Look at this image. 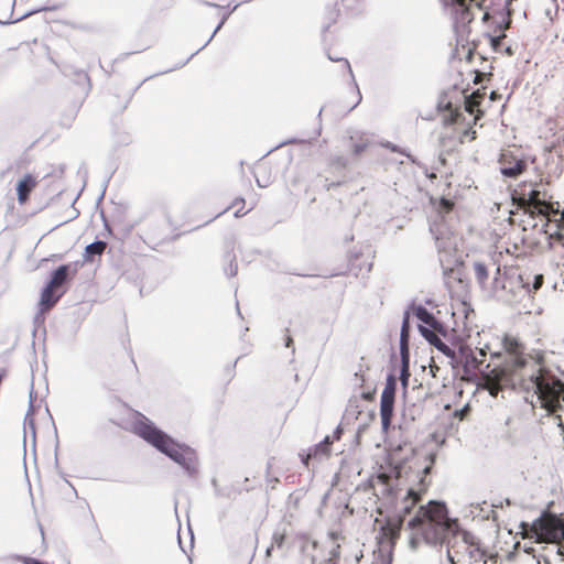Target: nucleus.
I'll return each mask as SVG.
<instances>
[{
    "mask_svg": "<svg viewBox=\"0 0 564 564\" xmlns=\"http://www.w3.org/2000/svg\"><path fill=\"white\" fill-rule=\"evenodd\" d=\"M238 203L245 204V199L243 198L236 199L234 203V206L237 205Z\"/></svg>",
    "mask_w": 564,
    "mask_h": 564,
    "instance_id": "obj_40",
    "label": "nucleus"
},
{
    "mask_svg": "<svg viewBox=\"0 0 564 564\" xmlns=\"http://www.w3.org/2000/svg\"><path fill=\"white\" fill-rule=\"evenodd\" d=\"M328 58L330 61H340V62H343V67L349 73L350 76H352V70H351L350 64H349V62L346 58L333 57L330 55H328Z\"/></svg>",
    "mask_w": 564,
    "mask_h": 564,
    "instance_id": "obj_30",
    "label": "nucleus"
},
{
    "mask_svg": "<svg viewBox=\"0 0 564 564\" xmlns=\"http://www.w3.org/2000/svg\"><path fill=\"white\" fill-rule=\"evenodd\" d=\"M419 330L421 335L431 344L433 345L437 350H440L442 354H444L446 357L452 359L454 356V352L456 351L454 348H452L449 345H447L437 333L436 330L431 329L429 327L419 325Z\"/></svg>",
    "mask_w": 564,
    "mask_h": 564,
    "instance_id": "obj_12",
    "label": "nucleus"
},
{
    "mask_svg": "<svg viewBox=\"0 0 564 564\" xmlns=\"http://www.w3.org/2000/svg\"><path fill=\"white\" fill-rule=\"evenodd\" d=\"M523 528H529L532 536L538 542L557 544L556 553L564 554V520L555 514H542L535 519L531 525L522 523Z\"/></svg>",
    "mask_w": 564,
    "mask_h": 564,
    "instance_id": "obj_7",
    "label": "nucleus"
},
{
    "mask_svg": "<svg viewBox=\"0 0 564 564\" xmlns=\"http://www.w3.org/2000/svg\"><path fill=\"white\" fill-rule=\"evenodd\" d=\"M341 432H343L341 427L337 426L336 430L334 431L333 436H330L332 443L334 442V440H339Z\"/></svg>",
    "mask_w": 564,
    "mask_h": 564,
    "instance_id": "obj_35",
    "label": "nucleus"
},
{
    "mask_svg": "<svg viewBox=\"0 0 564 564\" xmlns=\"http://www.w3.org/2000/svg\"><path fill=\"white\" fill-rule=\"evenodd\" d=\"M434 463V454L400 447L390 455L388 466L369 479L373 494L393 511L376 533L377 545L370 564L392 563L393 546L404 517L426 491L430 485L427 475Z\"/></svg>",
    "mask_w": 564,
    "mask_h": 564,
    "instance_id": "obj_1",
    "label": "nucleus"
},
{
    "mask_svg": "<svg viewBox=\"0 0 564 564\" xmlns=\"http://www.w3.org/2000/svg\"><path fill=\"white\" fill-rule=\"evenodd\" d=\"M466 110H467L469 113H473V112H474L473 106L470 105V102H469L468 100H466Z\"/></svg>",
    "mask_w": 564,
    "mask_h": 564,
    "instance_id": "obj_36",
    "label": "nucleus"
},
{
    "mask_svg": "<svg viewBox=\"0 0 564 564\" xmlns=\"http://www.w3.org/2000/svg\"><path fill=\"white\" fill-rule=\"evenodd\" d=\"M78 75H79L80 77H83L87 83H89V77H88V75H87L86 73H84V72H79V73H78Z\"/></svg>",
    "mask_w": 564,
    "mask_h": 564,
    "instance_id": "obj_37",
    "label": "nucleus"
},
{
    "mask_svg": "<svg viewBox=\"0 0 564 564\" xmlns=\"http://www.w3.org/2000/svg\"><path fill=\"white\" fill-rule=\"evenodd\" d=\"M330 554L332 556L328 558L327 564H337L338 550L334 549Z\"/></svg>",
    "mask_w": 564,
    "mask_h": 564,
    "instance_id": "obj_34",
    "label": "nucleus"
},
{
    "mask_svg": "<svg viewBox=\"0 0 564 564\" xmlns=\"http://www.w3.org/2000/svg\"><path fill=\"white\" fill-rule=\"evenodd\" d=\"M35 186L36 180L31 174H25L23 178L18 183V202L21 205L28 200L30 193L34 189Z\"/></svg>",
    "mask_w": 564,
    "mask_h": 564,
    "instance_id": "obj_16",
    "label": "nucleus"
},
{
    "mask_svg": "<svg viewBox=\"0 0 564 564\" xmlns=\"http://www.w3.org/2000/svg\"><path fill=\"white\" fill-rule=\"evenodd\" d=\"M528 285L529 282H524L522 274L514 271L501 273L500 268H497L492 290L499 299L509 303L518 302L527 295Z\"/></svg>",
    "mask_w": 564,
    "mask_h": 564,
    "instance_id": "obj_8",
    "label": "nucleus"
},
{
    "mask_svg": "<svg viewBox=\"0 0 564 564\" xmlns=\"http://www.w3.org/2000/svg\"><path fill=\"white\" fill-rule=\"evenodd\" d=\"M332 440L329 435H326L322 442L308 448L306 455H301L303 464L308 465V460L312 458L322 459L327 457L330 453Z\"/></svg>",
    "mask_w": 564,
    "mask_h": 564,
    "instance_id": "obj_14",
    "label": "nucleus"
},
{
    "mask_svg": "<svg viewBox=\"0 0 564 564\" xmlns=\"http://www.w3.org/2000/svg\"><path fill=\"white\" fill-rule=\"evenodd\" d=\"M239 7V3H236L231 9L228 8V10H226V12L223 14V18L220 20V22L218 23V25L216 26V29L214 30V32L212 33V35L209 36V39L205 42V44L199 47L196 52H194L184 63H182L180 66H184L194 55H196L198 52H200L203 48H205L209 43L210 41L214 39V36L216 35V33L223 28V25L225 24V22L227 21V19L229 18V15L231 14V12H234L237 8Z\"/></svg>",
    "mask_w": 564,
    "mask_h": 564,
    "instance_id": "obj_21",
    "label": "nucleus"
},
{
    "mask_svg": "<svg viewBox=\"0 0 564 564\" xmlns=\"http://www.w3.org/2000/svg\"><path fill=\"white\" fill-rule=\"evenodd\" d=\"M453 206H454V204L449 199L443 198L441 200V209L444 210L445 213L451 212L453 209Z\"/></svg>",
    "mask_w": 564,
    "mask_h": 564,
    "instance_id": "obj_31",
    "label": "nucleus"
},
{
    "mask_svg": "<svg viewBox=\"0 0 564 564\" xmlns=\"http://www.w3.org/2000/svg\"><path fill=\"white\" fill-rule=\"evenodd\" d=\"M205 4L208 6V7H218L217 4L212 3V2H205Z\"/></svg>",
    "mask_w": 564,
    "mask_h": 564,
    "instance_id": "obj_43",
    "label": "nucleus"
},
{
    "mask_svg": "<svg viewBox=\"0 0 564 564\" xmlns=\"http://www.w3.org/2000/svg\"><path fill=\"white\" fill-rule=\"evenodd\" d=\"M484 506H486L487 508H489V509H490V510H489V511H490V514H486V516H484V518H486V519H490V518H492V520H496V519H497V517H496V512H495V510H494L492 508L498 507V506H497V505L488 506L486 502H484Z\"/></svg>",
    "mask_w": 564,
    "mask_h": 564,
    "instance_id": "obj_32",
    "label": "nucleus"
},
{
    "mask_svg": "<svg viewBox=\"0 0 564 564\" xmlns=\"http://www.w3.org/2000/svg\"><path fill=\"white\" fill-rule=\"evenodd\" d=\"M107 248V243L102 240H97L89 243L85 248V260L93 261L94 256H101Z\"/></svg>",
    "mask_w": 564,
    "mask_h": 564,
    "instance_id": "obj_23",
    "label": "nucleus"
},
{
    "mask_svg": "<svg viewBox=\"0 0 564 564\" xmlns=\"http://www.w3.org/2000/svg\"><path fill=\"white\" fill-rule=\"evenodd\" d=\"M411 530L410 547L415 550L424 542L431 546L446 545V555L451 564L486 563L487 553L475 535L462 531L456 520L448 517L444 502L430 501L420 507L416 514L409 520Z\"/></svg>",
    "mask_w": 564,
    "mask_h": 564,
    "instance_id": "obj_2",
    "label": "nucleus"
},
{
    "mask_svg": "<svg viewBox=\"0 0 564 564\" xmlns=\"http://www.w3.org/2000/svg\"><path fill=\"white\" fill-rule=\"evenodd\" d=\"M449 362L453 367L460 366L466 375L484 372L485 369L490 367L489 364L485 365L482 360H478L475 352L469 347L462 345L458 347V350L454 352Z\"/></svg>",
    "mask_w": 564,
    "mask_h": 564,
    "instance_id": "obj_11",
    "label": "nucleus"
},
{
    "mask_svg": "<svg viewBox=\"0 0 564 564\" xmlns=\"http://www.w3.org/2000/svg\"><path fill=\"white\" fill-rule=\"evenodd\" d=\"M410 338V310H405L403 314L401 332H400V351H409Z\"/></svg>",
    "mask_w": 564,
    "mask_h": 564,
    "instance_id": "obj_19",
    "label": "nucleus"
},
{
    "mask_svg": "<svg viewBox=\"0 0 564 564\" xmlns=\"http://www.w3.org/2000/svg\"><path fill=\"white\" fill-rule=\"evenodd\" d=\"M406 310H410V314L413 313L417 319L430 326L432 329L436 330L437 333H443L442 323L437 321L435 316L424 306L411 303Z\"/></svg>",
    "mask_w": 564,
    "mask_h": 564,
    "instance_id": "obj_13",
    "label": "nucleus"
},
{
    "mask_svg": "<svg viewBox=\"0 0 564 564\" xmlns=\"http://www.w3.org/2000/svg\"><path fill=\"white\" fill-rule=\"evenodd\" d=\"M246 214H247V212H241V210L239 209V210H237V212L235 213V217H241V216H243V215H246Z\"/></svg>",
    "mask_w": 564,
    "mask_h": 564,
    "instance_id": "obj_39",
    "label": "nucleus"
},
{
    "mask_svg": "<svg viewBox=\"0 0 564 564\" xmlns=\"http://www.w3.org/2000/svg\"><path fill=\"white\" fill-rule=\"evenodd\" d=\"M359 4V0H340L337 6L344 8L347 11H355Z\"/></svg>",
    "mask_w": 564,
    "mask_h": 564,
    "instance_id": "obj_29",
    "label": "nucleus"
},
{
    "mask_svg": "<svg viewBox=\"0 0 564 564\" xmlns=\"http://www.w3.org/2000/svg\"><path fill=\"white\" fill-rule=\"evenodd\" d=\"M273 541H274V544L278 546V547H281L282 544H283V541H284V535L283 534H278L275 533L273 535Z\"/></svg>",
    "mask_w": 564,
    "mask_h": 564,
    "instance_id": "obj_33",
    "label": "nucleus"
},
{
    "mask_svg": "<svg viewBox=\"0 0 564 564\" xmlns=\"http://www.w3.org/2000/svg\"><path fill=\"white\" fill-rule=\"evenodd\" d=\"M474 272L478 283L485 286L488 280V269L482 262H474Z\"/></svg>",
    "mask_w": 564,
    "mask_h": 564,
    "instance_id": "obj_27",
    "label": "nucleus"
},
{
    "mask_svg": "<svg viewBox=\"0 0 564 564\" xmlns=\"http://www.w3.org/2000/svg\"><path fill=\"white\" fill-rule=\"evenodd\" d=\"M505 345L507 356L490 371L507 383L533 391L544 408L553 409L563 392L562 382L544 371L541 356L533 358L523 355L520 344L514 339H507Z\"/></svg>",
    "mask_w": 564,
    "mask_h": 564,
    "instance_id": "obj_3",
    "label": "nucleus"
},
{
    "mask_svg": "<svg viewBox=\"0 0 564 564\" xmlns=\"http://www.w3.org/2000/svg\"><path fill=\"white\" fill-rule=\"evenodd\" d=\"M401 355V369H400V380L404 388L408 386L410 371H409V351H400Z\"/></svg>",
    "mask_w": 564,
    "mask_h": 564,
    "instance_id": "obj_24",
    "label": "nucleus"
},
{
    "mask_svg": "<svg viewBox=\"0 0 564 564\" xmlns=\"http://www.w3.org/2000/svg\"><path fill=\"white\" fill-rule=\"evenodd\" d=\"M522 278H523L524 282L525 281L529 282L527 295H531L533 292H536L538 290H540L544 283L543 274L523 273Z\"/></svg>",
    "mask_w": 564,
    "mask_h": 564,
    "instance_id": "obj_22",
    "label": "nucleus"
},
{
    "mask_svg": "<svg viewBox=\"0 0 564 564\" xmlns=\"http://www.w3.org/2000/svg\"><path fill=\"white\" fill-rule=\"evenodd\" d=\"M382 147L391 150L392 152H398V153H400L402 155H405L411 163H413V164L424 169L425 172L427 171L426 166H424L420 161H417L416 158L411 155L405 149H402V148H400V147H398V145H395V144H393V143H391L389 141L386 142V143H382Z\"/></svg>",
    "mask_w": 564,
    "mask_h": 564,
    "instance_id": "obj_25",
    "label": "nucleus"
},
{
    "mask_svg": "<svg viewBox=\"0 0 564 564\" xmlns=\"http://www.w3.org/2000/svg\"><path fill=\"white\" fill-rule=\"evenodd\" d=\"M292 343H293V340H292L291 336L288 335L285 338V346L290 347Z\"/></svg>",
    "mask_w": 564,
    "mask_h": 564,
    "instance_id": "obj_38",
    "label": "nucleus"
},
{
    "mask_svg": "<svg viewBox=\"0 0 564 564\" xmlns=\"http://www.w3.org/2000/svg\"><path fill=\"white\" fill-rule=\"evenodd\" d=\"M227 259L229 260V265L226 267L224 269L225 271V274L229 278H232L237 274L238 272V265H237V262L235 261V256L231 254L230 252L227 253Z\"/></svg>",
    "mask_w": 564,
    "mask_h": 564,
    "instance_id": "obj_28",
    "label": "nucleus"
},
{
    "mask_svg": "<svg viewBox=\"0 0 564 564\" xmlns=\"http://www.w3.org/2000/svg\"><path fill=\"white\" fill-rule=\"evenodd\" d=\"M535 158L527 155H517L512 151H503L498 160L499 171L507 178L519 177L529 166L534 163Z\"/></svg>",
    "mask_w": 564,
    "mask_h": 564,
    "instance_id": "obj_9",
    "label": "nucleus"
},
{
    "mask_svg": "<svg viewBox=\"0 0 564 564\" xmlns=\"http://www.w3.org/2000/svg\"><path fill=\"white\" fill-rule=\"evenodd\" d=\"M430 232L435 242L443 274L449 275L456 267L462 264L458 238L440 213L431 220Z\"/></svg>",
    "mask_w": 564,
    "mask_h": 564,
    "instance_id": "obj_6",
    "label": "nucleus"
},
{
    "mask_svg": "<svg viewBox=\"0 0 564 564\" xmlns=\"http://www.w3.org/2000/svg\"><path fill=\"white\" fill-rule=\"evenodd\" d=\"M134 430L140 437L178 464L188 477L197 476L199 464L195 449L176 442L145 416L137 422Z\"/></svg>",
    "mask_w": 564,
    "mask_h": 564,
    "instance_id": "obj_5",
    "label": "nucleus"
},
{
    "mask_svg": "<svg viewBox=\"0 0 564 564\" xmlns=\"http://www.w3.org/2000/svg\"><path fill=\"white\" fill-rule=\"evenodd\" d=\"M53 291L54 289L48 284H46L43 289L40 300L41 311H47L52 308L62 296V294L54 295Z\"/></svg>",
    "mask_w": 564,
    "mask_h": 564,
    "instance_id": "obj_18",
    "label": "nucleus"
},
{
    "mask_svg": "<svg viewBox=\"0 0 564 564\" xmlns=\"http://www.w3.org/2000/svg\"><path fill=\"white\" fill-rule=\"evenodd\" d=\"M33 411H34L33 394L31 392L29 410L24 417V430L26 431V426H29L31 435H32L33 440H35V426H34V421H33Z\"/></svg>",
    "mask_w": 564,
    "mask_h": 564,
    "instance_id": "obj_26",
    "label": "nucleus"
},
{
    "mask_svg": "<svg viewBox=\"0 0 564 564\" xmlns=\"http://www.w3.org/2000/svg\"><path fill=\"white\" fill-rule=\"evenodd\" d=\"M257 184H258L259 187H265L267 186L265 184H262L259 178H257Z\"/></svg>",
    "mask_w": 564,
    "mask_h": 564,
    "instance_id": "obj_41",
    "label": "nucleus"
},
{
    "mask_svg": "<svg viewBox=\"0 0 564 564\" xmlns=\"http://www.w3.org/2000/svg\"><path fill=\"white\" fill-rule=\"evenodd\" d=\"M352 152L356 155L361 154L372 143L369 134L365 132H358L350 137Z\"/></svg>",
    "mask_w": 564,
    "mask_h": 564,
    "instance_id": "obj_17",
    "label": "nucleus"
},
{
    "mask_svg": "<svg viewBox=\"0 0 564 564\" xmlns=\"http://www.w3.org/2000/svg\"><path fill=\"white\" fill-rule=\"evenodd\" d=\"M294 140H289V141H284L283 143H281L279 147L283 145V144H289V143H293Z\"/></svg>",
    "mask_w": 564,
    "mask_h": 564,
    "instance_id": "obj_42",
    "label": "nucleus"
},
{
    "mask_svg": "<svg viewBox=\"0 0 564 564\" xmlns=\"http://www.w3.org/2000/svg\"><path fill=\"white\" fill-rule=\"evenodd\" d=\"M397 390V378L393 373L388 375L384 389L380 400V417L382 431L388 432L394 409V399Z\"/></svg>",
    "mask_w": 564,
    "mask_h": 564,
    "instance_id": "obj_10",
    "label": "nucleus"
},
{
    "mask_svg": "<svg viewBox=\"0 0 564 564\" xmlns=\"http://www.w3.org/2000/svg\"><path fill=\"white\" fill-rule=\"evenodd\" d=\"M445 7L451 8L453 25L457 36L462 40L467 39L470 29L469 24L474 20L475 13L473 7L478 10L485 9L482 21L494 26L492 33L488 34L494 48H498L505 37V31L509 28L511 20L506 12L507 3L501 9L489 11L485 6L486 0H441Z\"/></svg>",
    "mask_w": 564,
    "mask_h": 564,
    "instance_id": "obj_4",
    "label": "nucleus"
},
{
    "mask_svg": "<svg viewBox=\"0 0 564 564\" xmlns=\"http://www.w3.org/2000/svg\"><path fill=\"white\" fill-rule=\"evenodd\" d=\"M236 306H237L238 314H240V311H239V303H238V302L236 303Z\"/></svg>",
    "mask_w": 564,
    "mask_h": 564,
    "instance_id": "obj_44",
    "label": "nucleus"
},
{
    "mask_svg": "<svg viewBox=\"0 0 564 564\" xmlns=\"http://www.w3.org/2000/svg\"><path fill=\"white\" fill-rule=\"evenodd\" d=\"M70 270V264H62L59 265L53 273L50 282L47 283L53 289H57L62 286L68 276V272Z\"/></svg>",
    "mask_w": 564,
    "mask_h": 564,
    "instance_id": "obj_20",
    "label": "nucleus"
},
{
    "mask_svg": "<svg viewBox=\"0 0 564 564\" xmlns=\"http://www.w3.org/2000/svg\"><path fill=\"white\" fill-rule=\"evenodd\" d=\"M527 196V202L532 212L538 213L540 215H546L550 212V205L544 199V195H541V192L538 189H531Z\"/></svg>",
    "mask_w": 564,
    "mask_h": 564,
    "instance_id": "obj_15",
    "label": "nucleus"
}]
</instances>
